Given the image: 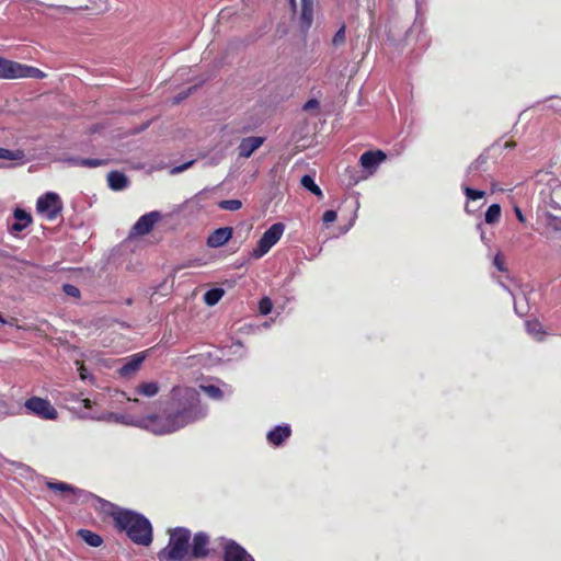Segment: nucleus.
<instances>
[{
	"label": "nucleus",
	"instance_id": "44",
	"mask_svg": "<svg viewBox=\"0 0 561 561\" xmlns=\"http://www.w3.org/2000/svg\"><path fill=\"white\" fill-rule=\"evenodd\" d=\"M191 91H192V89H188V91L185 94H179L178 96H175L174 103H179L182 100H184L185 98H187V95L191 93Z\"/></svg>",
	"mask_w": 561,
	"mask_h": 561
},
{
	"label": "nucleus",
	"instance_id": "26",
	"mask_svg": "<svg viewBox=\"0 0 561 561\" xmlns=\"http://www.w3.org/2000/svg\"><path fill=\"white\" fill-rule=\"evenodd\" d=\"M301 185L313 193L314 195L321 197L322 191L320 187L314 183L313 179L310 175H304L300 181Z\"/></svg>",
	"mask_w": 561,
	"mask_h": 561
},
{
	"label": "nucleus",
	"instance_id": "8",
	"mask_svg": "<svg viewBox=\"0 0 561 561\" xmlns=\"http://www.w3.org/2000/svg\"><path fill=\"white\" fill-rule=\"evenodd\" d=\"M146 358V352L136 353L124 359V364L118 368V374L123 378H131L140 369Z\"/></svg>",
	"mask_w": 561,
	"mask_h": 561
},
{
	"label": "nucleus",
	"instance_id": "36",
	"mask_svg": "<svg viewBox=\"0 0 561 561\" xmlns=\"http://www.w3.org/2000/svg\"><path fill=\"white\" fill-rule=\"evenodd\" d=\"M345 42V25H342L335 33L332 43L334 46H340Z\"/></svg>",
	"mask_w": 561,
	"mask_h": 561
},
{
	"label": "nucleus",
	"instance_id": "7",
	"mask_svg": "<svg viewBox=\"0 0 561 561\" xmlns=\"http://www.w3.org/2000/svg\"><path fill=\"white\" fill-rule=\"evenodd\" d=\"M225 561H254L253 558L237 542L229 539H221Z\"/></svg>",
	"mask_w": 561,
	"mask_h": 561
},
{
	"label": "nucleus",
	"instance_id": "33",
	"mask_svg": "<svg viewBox=\"0 0 561 561\" xmlns=\"http://www.w3.org/2000/svg\"><path fill=\"white\" fill-rule=\"evenodd\" d=\"M201 389L210 398L213 399H221L222 398V391L220 388L214 385L208 386H201Z\"/></svg>",
	"mask_w": 561,
	"mask_h": 561
},
{
	"label": "nucleus",
	"instance_id": "16",
	"mask_svg": "<svg viewBox=\"0 0 561 561\" xmlns=\"http://www.w3.org/2000/svg\"><path fill=\"white\" fill-rule=\"evenodd\" d=\"M160 386L157 381H142L136 388L135 392L139 396L152 398L158 394Z\"/></svg>",
	"mask_w": 561,
	"mask_h": 561
},
{
	"label": "nucleus",
	"instance_id": "45",
	"mask_svg": "<svg viewBox=\"0 0 561 561\" xmlns=\"http://www.w3.org/2000/svg\"><path fill=\"white\" fill-rule=\"evenodd\" d=\"M82 403L85 409H90L92 407V401L90 399H83Z\"/></svg>",
	"mask_w": 561,
	"mask_h": 561
},
{
	"label": "nucleus",
	"instance_id": "15",
	"mask_svg": "<svg viewBox=\"0 0 561 561\" xmlns=\"http://www.w3.org/2000/svg\"><path fill=\"white\" fill-rule=\"evenodd\" d=\"M107 182L108 186L114 191L124 190L128 185V179L126 178V175L117 171L108 173Z\"/></svg>",
	"mask_w": 561,
	"mask_h": 561
},
{
	"label": "nucleus",
	"instance_id": "25",
	"mask_svg": "<svg viewBox=\"0 0 561 561\" xmlns=\"http://www.w3.org/2000/svg\"><path fill=\"white\" fill-rule=\"evenodd\" d=\"M501 217V207L499 204H492L485 211V222L495 224Z\"/></svg>",
	"mask_w": 561,
	"mask_h": 561
},
{
	"label": "nucleus",
	"instance_id": "27",
	"mask_svg": "<svg viewBox=\"0 0 561 561\" xmlns=\"http://www.w3.org/2000/svg\"><path fill=\"white\" fill-rule=\"evenodd\" d=\"M47 486L56 492L62 493V494H73L76 490L65 482H47Z\"/></svg>",
	"mask_w": 561,
	"mask_h": 561
},
{
	"label": "nucleus",
	"instance_id": "46",
	"mask_svg": "<svg viewBox=\"0 0 561 561\" xmlns=\"http://www.w3.org/2000/svg\"><path fill=\"white\" fill-rule=\"evenodd\" d=\"M241 140H255V141H259V140H264V138H262V137H248V138H242Z\"/></svg>",
	"mask_w": 561,
	"mask_h": 561
},
{
	"label": "nucleus",
	"instance_id": "17",
	"mask_svg": "<svg viewBox=\"0 0 561 561\" xmlns=\"http://www.w3.org/2000/svg\"><path fill=\"white\" fill-rule=\"evenodd\" d=\"M14 218L16 221L11 227L13 231H22L32 222L31 215L20 208L14 210Z\"/></svg>",
	"mask_w": 561,
	"mask_h": 561
},
{
	"label": "nucleus",
	"instance_id": "18",
	"mask_svg": "<svg viewBox=\"0 0 561 561\" xmlns=\"http://www.w3.org/2000/svg\"><path fill=\"white\" fill-rule=\"evenodd\" d=\"M0 159L10 162H24L26 160V154L20 149L0 148Z\"/></svg>",
	"mask_w": 561,
	"mask_h": 561
},
{
	"label": "nucleus",
	"instance_id": "1",
	"mask_svg": "<svg viewBox=\"0 0 561 561\" xmlns=\"http://www.w3.org/2000/svg\"><path fill=\"white\" fill-rule=\"evenodd\" d=\"M172 400L176 409L168 415H147L136 421L137 426L156 435H165L176 432L186 425L203 419L206 409L201 405L198 391L188 387H174Z\"/></svg>",
	"mask_w": 561,
	"mask_h": 561
},
{
	"label": "nucleus",
	"instance_id": "4",
	"mask_svg": "<svg viewBox=\"0 0 561 561\" xmlns=\"http://www.w3.org/2000/svg\"><path fill=\"white\" fill-rule=\"evenodd\" d=\"M285 231V225L276 222L272 225L261 237L256 248L252 252L254 259H260L265 255L272 247H274L282 238Z\"/></svg>",
	"mask_w": 561,
	"mask_h": 561
},
{
	"label": "nucleus",
	"instance_id": "31",
	"mask_svg": "<svg viewBox=\"0 0 561 561\" xmlns=\"http://www.w3.org/2000/svg\"><path fill=\"white\" fill-rule=\"evenodd\" d=\"M546 225L553 232H557V233L561 234V217L560 216L549 215L547 217V224Z\"/></svg>",
	"mask_w": 561,
	"mask_h": 561
},
{
	"label": "nucleus",
	"instance_id": "10",
	"mask_svg": "<svg viewBox=\"0 0 561 561\" xmlns=\"http://www.w3.org/2000/svg\"><path fill=\"white\" fill-rule=\"evenodd\" d=\"M159 218L160 214L158 211H151L141 216L133 227L134 233L139 236L148 233L154 224L159 220Z\"/></svg>",
	"mask_w": 561,
	"mask_h": 561
},
{
	"label": "nucleus",
	"instance_id": "40",
	"mask_svg": "<svg viewBox=\"0 0 561 561\" xmlns=\"http://www.w3.org/2000/svg\"><path fill=\"white\" fill-rule=\"evenodd\" d=\"M493 263L497 267L499 271H501V272L505 271L504 261L500 253L495 255Z\"/></svg>",
	"mask_w": 561,
	"mask_h": 561
},
{
	"label": "nucleus",
	"instance_id": "13",
	"mask_svg": "<svg viewBox=\"0 0 561 561\" xmlns=\"http://www.w3.org/2000/svg\"><path fill=\"white\" fill-rule=\"evenodd\" d=\"M385 159L386 154L381 150L368 151L362 154L360 163L364 169L373 172Z\"/></svg>",
	"mask_w": 561,
	"mask_h": 561
},
{
	"label": "nucleus",
	"instance_id": "14",
	"mask_svg": "<svg viewBox=\"0 0 561 561\" xmlns=\"http://www.w3.org/2000/svg\"><path fill=\"white\" fill-rule=\"evenodd\" d=\"M290 433L291 431L288 425L276 426L274 430L267 433L266 437L268 443L278 446L290 436Z\"/></svg>",
	"mask_w": 561,
	"mask_h": 561
},
{
	"label": "nucleus",
	"instance_id": "43",
	"mask_svg": "<svg viewBox=\"0 0 561 561\" xmlns=\"http://www.w3.org/2000/svg\"><path fill=\"white\" fill-rule=\"evenodd\" d=\"M515 215L520 222H525V217L519 207H515Z\"/></svg>",
	"mask_w": 561,
	"mask_h": 561
},
{
	"label": "nucleus",
	"instance_id": "51",
	"mask_svg": "<svg viewBox=\"0 0 561 561\" xmlns=\"http://www.w3.org/2000/svg\"><path fill=\"white\" fill-rule=\"evenodd\" d=\"M289 1H290V3H291L293 5L295 4V0H289Z\"/></svg>",
	"mask_w": 561,
	"mask_h": 561
},
{
	"label": "nucleus",
	"instance_id": "42",
	"mask_svg": "<svg viewBox=\"0 0 561 561\" xmlns=\"http://www.w3.org/2000/svg\"><path fill=\"white\" fill-rule=\"evenodd\" d=\"M318 106V101L317 100H309L305 105H304V110L306 111H309L311 108H316Z\"/></svg>",
	"mask_w": 561,
	"mask_h": 561
},
{
	"label": "nucleus",
	"instance_id": "37",
	"mask_svg": "<svg viewBox=\"0 0 561 561\" xmlns=\"http://www.w3.org/2000/svg\"><path fill=\"white\" fill-rule=\"evenodd\" d=\"M193 163H194V160H190L181 165H176L170 170V174H172V175L179 174V173L187 170Z\"/></svg>",
	"mask_w": 561,
	"mask_h": 561
},
{
	"label": "nucleus",
	"instance_id": "49",
	"mask_svg": "<svg viewBox=\"0 0 561 561\" xmlns=\"http://www.w3.org/2000/svg\"><path fill=\"white\" fill-rule=\"evenodd\" d=\"M226 129H227V126L222 129V131H224L222 137H225V136H227V135H228V133L226 131Z\"/></svg>",
	"mask_w": 561,
	"mask_h": 561
},
{
	"label": "nucleus",
	"instance_id": "39",
	"mask_svg": "<svg viewBox=\"0 0 561 561\" xmlns=\"http://www.w3.org/2000/svg\"><path fill=\"white\" fill-rule=\"evenodd\" d=\"M64 291H65L68 296H71V297H79V295H80L79 289H78L76 286L70 285V284H66V285H64Z\"/></svg>",
	"mask_w": 561,
	"mask_h": 561
},
{
	"label": "nucleus",
	"instance_id": "34",
	"mask_svg": "<svg viewBox=\"0 0 561 561\" xmlns=\"http://www.w3.org/2000/svg\"><path fill=\"white\" fill-rule=\"evenodd\" d=\"M273 304L268 297H264L261 299L259 304V310L262 314H268L272 311Z\"/></svg>",
	"mask_w": 561,
	"mask_h": 561
},
{
	"label": "nucleus",
	"instance_id": "12",
	"mask_svg": "<svg viewBox=\"0 0 561 561\" xmlns=\"http://www.w3.org/2000/svg\"><path fill=\"white\" fill-rule=\"evenodd\" d=\"M209 538L204 533H198L195 535L193 539V545L191 549L192 560L206 558L208 554V545Z\"/></svg>",
	"mask_w": 561,
	"mask_h": 561
},
{
	"label": "nucleus",
	"instance_id": "11",
	"mask_svg": "<svg viewBox=\"0 0 561 561\" xmlns=\"http://www.w3.org/2000/svg\"><path fill=\"white\" fill-rule=\"evenodd\" d=\"M232 237V228L222 227L213 231L207 238V245L210 248H219L225 245Z\"/></svg>",
	"mask_w": 561,
	"mask_h": 561
},
{
	"label": "nucleus",
	"instance_id": "48",
	"mask_svg": "<svg viewBox=\"0 0 561 561\" xmlns=\"http://www.w3.org/2000/svg\"><path fill=\"white\" fill-rule=\"evenodd\" d=\"M0 323H2V324H5V323H7V321L2 318V316H1V314H0Z\"/></svg>",
	"mask_w": 561,
	"mask_h": 561
},
{
	"label": "nucleus",
	"instance_id": "41",
	"mask_svg": "<svg viewBox=\"0 0 561 561\" xmlns=\"http://www.w3.org/2000/svg\"><path fill=\"white\" fill-rule=\"evenodd\" d=\"M78 370H79L80 378L82 380H87L90 378V376L88 375L87 369L83 365H80Z\"/></svg>",
	"mask_w": 561,
	"mask_h": 561
},
{
	"label": "nucleus",
	"instance_id": "22",
	"mask_svg": "<svg viewBox=\"0 0 561 561\" xmlns=\"http://www.w3.org/2000/svg\"><path fill=\"white\" fill-rule=\"evenodd\" d=\"M526 330L529 335H531L534 339L540 341L543 337V329L542 324L538 321H527L526 322Z\"/></svg>",
	"mask_w": 561,
	"mask_h": 561
},
{
	"label": "nucleus",
	"instance_id": "20",
	"mask_svg": "<svg viewBox=\"0 0 561 561\" xmlns=\"http://www.w3.org/2000/svg\"><path fill=\"white\" fill-rule=\"evenodd\" d=\"M78 536L91 547H99L103 542L102 538L98 534H94L88 529H80L78 531Z\"/></svg>",
	"mask_w": 561,
	"mask_h": 561
},
{
	"label": "nucleus",
	"instance_id": "29",
	"mask_svg": "<svg viewBox=\"0 0 561 561\" xmlns=\"http://www.w3.org/2000/svg\"><path fill=\"white\" fill-rule=\"evenodd\" d=\"M95 419L96 420L113 421V422H117V423H124V424H129V425H136L137 426L136 421L135 422H129V421H127V419L124 415H119V414H115V413H108L106 415L98 416Z\"/></svg>",
	"mask_w": 561,
	"mask_h": 561
},
{
	"label": "nucleus",
	"instance_id": "38",
	"mask_svg": "<svg viewBox=\"0 0 561 561\" xmlns=\"http://www.w3.org/2000/svg\"><path fill=\"white\" fill-rule=\"evenodd\" d=\"M336 213L334 210H327L324 214H323V217H322V220L324 224L329 225V224H332L336 220Z\"/></svg>",
	"mask_w": 561,
	"mask_h": 561
},
{
	"label": "nucleus",
	"instance_id": "3",
	"mask_svg": "<svg viewBox=\"0 0 561 561\" xmlns=\"http://www.w3.org/2000/svg\"><path fill=\"white\" fill-rule=\"evenodd\" d=\"M191 533L186 528H175L170 533L167 548L158 557L160 561H192L190 550Z\"/></svg>",
	"mask_w": 561,
	"mask_h": 561
},
{
	"label": "nucleus",
	"instance_id": "24",
	"mask_svg": "<svg viewBox=\"0 0 561 561\" xmlns=\"http://www.w3.org/2000/svg\"><path fill=\"white\" fill-rule=\"evenodd\" d=\"M24 78H32V79H44L46 78V73L43 72L41 69L23 65L22 69V79Z\"/></svg>",
	"mask_w": 561,
	"mask_h": 561
},
{
	"label": "nucleus",
	"instance_id": "23",
	"mask_svg": "<svg viewBox=\"0 0 561 561\" xmlns=\"http://www.w3.org/2000/svg\"><path fill=\"white\" fill-rule=\"evenodd\" d=\"M69 162L73 165L96 168V167L105 164L107 161L101 160V159H69Z\"/></svg>",
	"mask_w": 561,
	"mask_h": 561
},
{
	"label": "nucleus",
	"instance_id": "32",
	"mask_svg": "<svg viewBox=\"0 0 561 561\" xmlns=\"http://www.w3.org/2000/svg\"><path fill=\"white\" fill-rule=\"evenodd\" d=\"M90 4L85 5L87 10H91L95 13H100L106 10V1L105 0H89Z\"/></svg>",
	"mask_w": 561,
	"mask_h": 561
},
{
	"label": "nucleus",
	"instance_id": "21",
	"mask_svg": "<svg viewBox=\"0 0 561 561\" xmlns=\"http://www.w3.org/2000/svg\"><path fill=\"white\" fill-rule=\"evenodd\" d=\"M225 290L222 288H213L205 293L204 301L207 306H215L224 296Z\"/></svg>",
	"mask_w": 561,
	"mask_h": 561
},
{
	"label": "nucleus",
	"instance_id": "19",
	"mask_svg": "<svg viewBox=\"0 0 561 561\" xmlns=\"http://www.w3.org/2000/svg\"><path fill=\"white\" fill-rule=\"evenodd\" d=\"M312 4H313L312 0H301L300 19H301L302 24L306 27H310V25L312 23V18H313Z\"/></svg>",
	"mask_w": 561,
	"mask_h": 561
},
{
	"label": "nucleus",
	"instance_id": "2",
	"mask_svg": "<svg viewBox=\"0 0 561 561\" xmlns=\"http://www.w3.org/2000/svg\"><path fill=\"white\" fill-rule=\"evenodd\" d=\"M115 522L118 529L124 530L136 543L148 546L152 540V528L147 518L131 511L119 510L106 503L103 504Z\"/></svg>",
	"mask_w": 561,
	"mask_h": 561
},
{
	"label": "nucleus",
	"instance_id": "30",
	"mask_svg": "<svg viewBox=\"0 0 561 561\" xmlns=\"http://www.w3.org/2000/svg\"><path fill=\"white\" fill-rule=\"evenodd\" d=\"M241 206H242V203L239 199H226V201H221L219 203V207L221 209L229 210V211H236V210L240 209Z\"/></svg>",
	"mask_w": 561,
	"mask_h": 561
},
{
	"label": "nucleus",
	"instance_id": "47",
	"mask_svg": "<svg viewBox=\"0 0 561 561\" xmlns=\"http://www.w3.org/2000/svg\"><path fill=\"white\" fill-rule=\"evenodd\" d=\"M127 400H128V401H130V402H135V403H138V402H139V400H138V399H136V398H135V399L127 398Z\"/></svg>",
	"mask_w": 561,
	"mask_h": 561
},
{
	"label": "nucleus",
	"instance_id": "28",
	"mask_svg": "<svg viewBox=\"0 0 561 561\" xmlns=\"http://www.w3.org/2000/svg\"><path fill=\"white\" fill-rule=\"evenodd\" d=\"M262 142H241L239 146V154L243 158H249Z\"/></svg>",
	"mask_w": 561,
	"mask_h": 561
},
{
	"label": "nucleus",
	"instance_id": "5",
	"mask_svg": "<svg viewBox=\"0 0 561 561\" xmlns=\"http://www.w3.org/2000/svg\"><path fill=\"white\" fill-rule=\"evenodd\" d=\"M62 205L56 193L48 192L38 198L36 209L47 220H54L61 211Z\"/></svg>",
	"mask_w": 561,
	"mask_h": 561
},
{
	"label": "nucleus",
	"instance_id": "50",
	"mask_svg": "<svg viewBox=\"0 0 561 561\" xmlns=\"http://www.w3.org/2000/svg\"><path fill=\"white\" fill-rule=\"evenodd\" d=\"M289 1H290V3H291L293 5L295 4V0H289Z\"/></svg>",
	"mask_w": 561,
	"mask_h": 561
},
{
	"label": "nucleus",
	"instance_id": "6",
	"mask_svg": "<svg viewBox=\"0 0 561 561\" xmlns=\"http://www.w3.org/2000/svg\"><path fill=\"white\" fill-rule=\"evenodd\" d=\"M24 407L31 413L45 420H56L58 415L57 410L50 404V402L39 397H32L27 399Z\"/></svg>",
	"mask_w": 561,
	"mask_h": 561
},
{
	"label": "nucleus",
	"instance_id": "35",
	"mask_svg": "<svg viewBox=\"0 0 561 561\" xmlns=\"http://www.w3.org/2000/svg\"><path fill=\"white\" fill-rule=\"evenodd\" d=\"M465 194H466L467 198L470 201L480 199V198L484 197V195H485V193L483 191L473 190L468 186L465 187Z\"/></svg>",
	"mask_w": 561,
	"mask_h": 561
},
{
	"label": "nucleus",
	"instance_id": "9",
	"mask_svg": "<svg viewBox=\"0 0 561 561\" xmlns=\"http://www.w3.org/2000/svg\"><path fill=\"white\" fill-rule=\"evenodd\" d=\"M23 64L0 56V79H22Z\"/></svg>",
	"mask_w": 561,
	"mask_h": 561
}]
</instances>
